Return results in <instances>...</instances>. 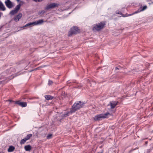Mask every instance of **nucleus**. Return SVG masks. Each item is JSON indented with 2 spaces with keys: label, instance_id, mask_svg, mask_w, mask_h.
<instances>
[{
  "label": "nucleus",
  "instance_id": "1",
  "mask_svg": "<svg viewBox=\"0 0 153 153\" xmlns=\"http://www.w3.org/2000/svg\"><path fill=\"white\" fill-rule=\"evenodd\" d=\"M84 103L80 101L75 102L72 106V108L71 110V113H72L74 112L76 110L82 108Z\"/></svg>",
  "mask_w": 153,
  "mask_h": 153
},
{
  "label": "nucleus",
  "instance_id": "7",
  "mask_svg": "<svg viewBox=\"0 0 153 153\" xmlns=\"http://www.w3.org/2000/svg\"><path fill=\"white\" fill-rule=\"evenodd\" d=\"M5 3L6 6L9 8H11L13 7V3L10 0H6Z\"/></svg>",
  "mask_w": 153,
  "mask_h": 153
},
{
  "label": "nucleus",
  "instance_id": "3",
  "mask_svg": "<svg viewBox=\"0 0 153 153\" xmlns=\"http://www.w3.org/2000/svg\"><path fill=\"white\" fill-rule=\"evenodd\" d=\"M110 115L108 112H107L104 114H99L95 116L94 117V120L95 121H99L101 120V119L107 118V116Z\"/></svg>",
  "mask_w": 153,
  "mask_h": 153
},
{
  "label": "nucleus",
  "instance_id": "11",
  "mask_svg": "<svg viewBox=\"0 0 153 153\" xmlns=\"http://www.w3.org/2000/svg\"><path fill=\"white\" fill-rule=\"evenodd\" d=\"M22 13H19L18 15L15 16L14 18V20L16 22H18L19 21V19L22 18Z\"/></svg>",
  "mask_w": 153,
  "mask_h": 153
},
{
  "label": "nucleus",
  "instance_id": "24",
  "mask_svg": "<svg viewBox=\"0 0 153 153\" xmlns=\"http://www.w3.org/2000/svg\"><path fill=\"white\" fill-rule=\"evenodd\" d=\"M8 101H9L10 103L12 102H13L15 103V102H16V101L12 100H8Z\"/></svg>",
  "mask_w": 153,
  "mask_h": 153
},
{
  "label": "nucleus",
  "instance_id": "19",
  "mask_svg": "<svg viewBox=\"0 0 153 153\" xmlns=\"http://www.w3.org/2000/svg\"><path fill=\"white\" fill-rule=\"evenodd\" d=\"M27 140L26 139H25V138H24V139L21 140V141L20 143V144H24L26 142Z\"/></svg>",
  "mask_w": 153,
  "mask_h": 153
},
{
  "label": "nucleus",
  "instance_id": "26",
  "mask_svg": "<svg viewBox=\"0 0 153 153\" xmlns=\"http://www.w3.org/2000/svg\"><path fill=\"white\" fill-rule=\"evenodd\" d=\"M38 69V68H36V69H35V70H37Z\"/></svg>",
  "mask_w": 153,
  "mask_h": 153
},
{
  "label": "nucleus",
  "instance_id": "14",
  "mask_svg": "<svg viewBox=\"0 0 153 153\" xmlns=\"http://www.w3.org/2000/svg\"><path fill=\"white\" fill-rule=\"evenodd\" d=\"M45 99L48 100H51L53 99V97L50 95H46L45 96Z\"/></svg>",
  "mask_w": 153,
  "mask_h": 153
},
{
  "label": "nucleus",
  "instance_id": "25",
  "mask_svg": "<svg viewBox=\"0 0 153 153\" xmlns=\"http://www.w3.org/2000/svg\"><path fill=\"white\" fill-rule=\"evenodd\" d=\"M120 69L119 68H118V67H116L115 68V70H119Z\"/></svg>",
  "mask_w": 153,
  "mask_h": 153
},
{
  "label": "nucleus",
  "instance_id": "12",
  "mask_svg": "<svg viewBox=\"0 0 153 153\" xmlns=\"http://www.w3.org/2000/svg\"><path fill=\"white\" fill-rule=\"evenodd\" d=\"M0 10L4 11L6 10V8L2 3L0 1Z\"/></svg>",
  "mask_w": 153,
  "mask_h": 153
},
{
  "label": "nucleus",
  "instance_id": "5",
  "mask_svg": "<svg viewBox=\"0 0 153 153\" xmlns=\"http://www.w3.org/2000/svg\"><path fill=\"white\" fill-rule=\"evenodd\" d=\"M79 29L76 27H74L71 28L70 31L69 32V36L73 34H76L78 32Z\"/></svg>",
  "mask_w": 153,
  "mask_h": 153
},
{
  "label": "nucleus",
  "instance_id": "16",
  "mask_svg": "<svg viewBox=\"0 0 153 153\" xmlns=\"http://www.w3.org/2000/svg\"><path fill=\"white\" fill-rule=\"evenodd\" d=\"M21 4H20L17 5L15 7L14 10L18 12L19 9H20Z\"/></svg>",
  "mask_w": 153,
  "mask_h": 153
},
{
  "label": "nucleus",
  "instance_id": "4",
  "mask_svg": "<svg viewBox=\"0 0 153 153\" xmlns=\"http://www.w3.org/2000/svg\"><path fill=\"white\" fill-rule=\"evenodd\" d=\"M44 22L43 19H40L35 22H30L26 24L24 27H26L27 26H30L32 25H40L42 24Z\"/></svg>",
  "mask_w": 153,
  "mask_h": 153
},
{
  "label": "nucleus",
  "instance_id": "27",
  "mask_svg": "<svg viewBox=\"0 0 153 153\" xmlns=\"http://www.w3.org/2000/svg\"><path fill=\"white\" fill-rule=\"evenodd\" d=\"M16 1H18V2H19L20 0H16Z\"/></svg>",
  "mask_w": 153,
  "mask_h": 153
},
{
  "label": "nucleus",
  "instance_id": "6",
  "mask_svg": "<svg viewBox=\"0 0 153 153\" xmlns=\"http://www.w3.org/2000/svg\"><path fill=\"white\" fill-rule=\"evenodd\" d=\"M59 4L57 3H52L48 5H47L46 7V9L48 10L50 9L54 8L56 7H57Z\"/></svg>",
  "mask_w": 153,
  "mask_h": 153
},
{
  "label": "nucleus",
  "instance_id": "22",
  "mask_svg": "<svg viewBox=\"0 0 153 153\" xmlns=\"http://www.w3.org/2000/svg\"><path fill=\"white\" fill-rule=\"evenodd\" d=\"M116 13L118 14H120V15H122V16H123V17H125L126 16H123V15H122V14L121 12H120V11H119V10H117V11H116Z\"/></svg>",
  "mask_w": 153,
  "mask_h": 153
},
{
  "label": "nucleus",
  "instance_id": "21",
  "mask_svg": "<svg viewBox=\"0 0 153 153\" xmlns=\"http://www.w3.org/2000/svg\"><path fill=\"white\" fill-rule=\"evenodd\" d=\"M52 136V134H50L48 135L47 136V139H50L51 138V137Z\"/></svg>",
  "mask_w": 153,
  "mask_h": 153
},
{
  "label": "nucleus",
  "instance_id": "17",
  "mask_svg": "<svg viewBox=\"0 0 153 153\" xmlns=\"http://www.w3.org/2000/svg\"><path fill=\"white\" fill-rule=\"evenodd\" d=\"M17 12H18L14 9L10 11V14L11 15H13L16 14Z\"/></svg>",
  "mask_w": 153,
  "mask_h": 153
},
{
  "label": "nucleus",
  "instance_id": "15",
  "mask_svg": "<svg viewBox=\"0 0 153 153\" xmlns=\"http://www.w3.org/2000/svg\"><path fill=\"white\" fill-rule=\"evenodd\" d=\"M15 150V147L13 146H10L8 149V152H11L14 151Z\"/></svg>",
  "mask_w": 153,
  "mask_h": 153
},
{
  "label": "nucleus",
  "instance_id": "18",
  "mask_svg": "<svg viewBox=\"0 0 153 153\" xmlns=\"http://www.w3.org/2000/svg\"><path fill=\"white\" fill-rule=\"evenodd\" d=\"M32 135L31 134H29L25 138L27 140L30 139V138L32 136Z\"/></svg>",
  "mask_w": 153,
  "mask_h": 153
},
{
  "label": "nucleus",
  "instance_id": "20",
  "mask_svg": "<svg viewBox=\"0 0 153 153\" xmlns=\"http://www.w3.org/2000/svg\"><path fill=\"white\" fill-rule=\"evenodd\" d=\"M70 113L71 114V111H68L65 113L63 115V116L64 117H66L67 116H68Z\"/></svg>",
  "mask_w": 153,
  "mask_h": 153
},
{
  "label": "nucleus",
  "instance_id": "8",
  "mask_svg": "<svg viewBox=\"0 0 153 153\" xmlns=\"http://www.w3.org/2000/svg\"><path fill=\"white\" fill-rule=\"evenodd\" d=\"M147 6H146V5L144 6H143V7H141L139 8V9L137 11H135L133 14H136V13H138L139 12H141V11H143L145 10H146L147 9ZM132 15V14H131L130 15L131 16V15Z\"/></svg>",
  "mask_w": 153,
  "mask_h": 153
},
{
  "label": "nucleus",
  "instance_id": "10",
  "mask_svg": "<svg viewBox=\"0 0 153 153\" xmlns=\"http://www.w3.org/2000/svg\"><path fill=\"white\" fill-rule=\"evenodd\" d=\"M15 104H18L19 106L22 107H25L27 106V104L25 102H20L19 101H17L15 102Z\"/></svg>",
  "mask_w": 153,
  "mask_h": 153
},
{
  "label": "nucleus",
  "instance_id": "23",
  "mask_svg": "<svg viewBox=\"0 0 153 153\" xmlns=\"http://www.w3.org/2000/svg\"><path fill=\"white\" fill-rule=\"evenodd\" d=\"M53 83V82L50 80L48 81V84L49 85H51Z\"/></svg>",
  "mask_w": 153,
  "mask_h": 153
},
{
  "label": "nucleus",
  "instance_id": "2",
  "mask_svg": "<svg viewBox=\"0 0 153 153\" xmlns=\"http://www.w3.org/2000/svg\"><path fill=\"white\" fill-rule=\"evenodd\" d=\"M105 24L104 22H102L100 23H98L94 25L93 28V30H96L98 31H100L104 28Z\"/></svg>",
  "mask_w": 153,
  "mask_h": 153
},
{
  "label": "nucleus",
  "instance_id": "13",
  "mask_svg": "<svg viewBox=\"0 0 153 153\" xmlns=\"http://www.w3.org/2000/svg\"><path fill=\"white\" fill-rule=\"evenodd\" d=\"M24 148L25 150L27 151H30L31 149V146L30 145L25 146Z\"/></svg>",
  "mask_w": 153,
  "mask_h": 153
},
{
  "label": "nucleus",
  "instance_id": "9",
  "mask_svg": "<svg viewBox=\"0 0 153 153\" xmlns=\"http://www.w3.org/2000/svg\"><path fill=\"white\" fill-rule=\"evenodd\" d=\"M118 102L117 101H111L110 102L109 104L111 108H114L118 104Z\"/></svg>",
  "mask_w": 153,
  "mask_h": 153
}]
</instances>
